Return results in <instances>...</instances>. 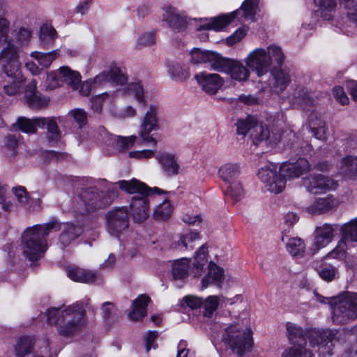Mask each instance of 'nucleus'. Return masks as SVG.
Wrapping results in <instances>:
<instances>
[{
  "label": "nucleus",
  "mask_w": 357,
  "mask_h": 357,
  "mask_svg": "<svg viewBox=\"0 0 357 357\" xmlns=\"http://www.w3.org/2000/svg\"><path fill=\"white\" fill-rule=\"evenodd\" d=\"M269 162V191L275 194L281 192L286 185V177L298 178L309 172L310 165L303 158H299L295 162H284L279 167Z\"/></svg>",
  "instance_id": "obj_8"
},
{
  "label": "nucleus",
  "mask_w": 357,
  "mask_h": 357,
  "mask_svg": "<svg viewBox=\"0 0 357 357\" xmlns=\"http://www.w3.org/2000/svg\"><path fill=\"white\" fill-rule=\"evenodd\" d=\"M13 192L14 193L18 202L23 206H27L29 204V197L30 195L28 193L26 189L23 186H17L13 188Z\"/></svg>",
  "instance_id": "obj_57"
},
{
  "label": "nucleus",
  "mask_w": 357,
  "mask_h": 357,
  "mask_svg": "<svg viewBox=\"0 0 357 357\" xmlns=\"http://www.w3.org/2000/svg\"><path fill=\"white\" fill-rule=\"evenodd\" d=\"M25 101L29 107L31 109H39L47 105L49 99L43 96L40 93L24 96Z\"/></svg>",
  "instance_id": "obj_46"
},
{
  "label": "nucleus",
  "mask_w": 357,
  "mask_h": 357,
  "mask_svg": "<svg viewBox=\"0 0 357 357\" xmlns=\"http://www.w3.org/2000/svg\"><path fill=\"white\" fill-rule=\"evenodd\" d=\"M10 22L4 17H0V59H6L2 66L1 79L7 84H3V91L8 96L17 94L24 81L18 61V47L9 39Z\"/></svg>",
  "instance_id": "obj_1"
},
{
  "label": "nucleus",
  "mask_w": 357,
  "mask_h": 357,
  "mask_svg": "<svg viewBox=\"0 0 357 357\" xmlns=\"http://www.w3.org/2000/svg\"><path fill=\"white\" fill-rule=\"evenodd\" d=\"M245 63L258 77L268 73V54L263 48H257L252 51L245 59Z\"/></svg>",
  "instance_id": "obj_19"
},
{
  "label": "nucleus",
  "mask_w": 357,
  "mask_h": 357,
  "mask_svg": "<svg viewBox=\"0 0 357 357\" xmlns=\"http://www.w3.org/2000/svg\"><path fill=\"white\" fill-rule=\"evenodd\" d=\"M155 43L153 33H146L141 35L137 40V45L140 47L152 45Z\"/></svg>",
  "instance_id": "obj_60"
},
{
  "label": "nucleus",
  "mask_w": 357,
  "mask_h": 357,
  "mask_svg": "<svg viewBox=\"0 0 357 357\" xmlns=\"http://www.w3.org/2000/svg\"><path fill=\"white\" fill-rule=\"evenodd\" d=\"M67 275L72 280L82 283H91L98 279V274L92 271L79 267H68Z\"/></svg>",
  "instance_id": "obj_31"
},
{
  "label": "nucleus",
  "mask_w": 357,
  "mask_h": 357,
  "mask_svg": "<svg viewBox=\"0 0 357 357\" xmlns=\"http://www.w3.org/2000/svg\"><path fill=\"white\" fill-rule=\"evenodd\" d=\"M303 184L308 192L314 194L335 189L337 185L333 180L321 174L309 176L304 179Z\"/></svg>",
  "instance_id": "obj_20"
},
{
  "label": "nucleus",
  "mask_w": 357,
  "mask_h": 357,
  "mask_svg": "<svg viewBox=\"0 0 357 357\" xmlns=\"http://www.w3.org/2000/svg\"><path fill=\"white\" fill-rule=\"evenodd\" d=\"M116 146L119 150L128 149L132 147L135 143L139 145L146 144L140 138L137 140V137L135 135H131L130 137H117L116 139Z\"/></svg>",
  "instance_id": "obj_48"
},
{
  "label": "nucleus",
  "mask_w": 357,
  "mask_h": 357,
  "mask_svg": "<svg viewBox=\"0 0 357 357\" xmlns=\"http://www.w3.org/2000/svg\"><path fill=\"white\" fill-rule=\"evenodd\" d=\"M189 268V260L186 258H182L174 261L172 268V275L174 281H178L179 283L176 284L178 288L183 287L185 279L188 277Z\"/></svg>",
  "instance_id": "obj_32"
},
{
  "label": "nucleus",
  "mask_w": 357,
  "mask_h": 357,
  "mask_svg": "<svg viewBox=\"0 0 357 357\" xmlns=\"http://www.w3.org/2000/svg\"><path fill=\"white\" fill-rule=\"evenodd\" d=\"M119 194L116 187L109 188L107 191L99 190L96 187L84 188L78 195L76 211L84 215L105 209L118 197Z\"/></svg>",
  "instance_id": "obj_4"
},
{
  "label": "nucleus",
  "mask_w": 357,
  "mask_h": 357,
  "mask_svg": "<svg viewBox=\"0 0 357 357\" xmlns=\"http://www.w3.org/2000/svg\"><path fill=\"white\" fill-rule=\"evenodd\" d=\"M308 126L315 138L323 141L326 139L327 128L319 114L313 112L310 114Z\"/></svg>",
  "instance_id": "obj_33"
},
{
  "label": "nucleus",
  "mask_w": 357,
  "mask_h": 357,
  "mask_svg": "<svg viewBox=\"0 0 357 357\" xmlns=\"http://www.w3.org/2000/svg\"><path fill=\"white\" fill-rule=\"evenodd\" d=\"M151 298L146 294H141L132 301L129 317L132 320L142 319L146 315V307Z\"/></svg>",
  "instance_id": "obj_34"
},
{
  "label": "nucleus",
  "mask_w": 357,
  "mask_h": 357,
  "mask_svg": "<svg viewBox=\"0 0 357 357\" xmlns=\"http://www.w3.org/2000/svg\"><path fill=\"white\" fill-rule=\"evenodd\" d=\"M128 91L130 94H132L138 102L141 103L143 106H145L146 101L144 96V89L141 82H132L129 84Z\"/></svg>",
  "instance_id": "obj_53"
},
{
  "label": "nucleus",
  "mask_w": 357,
  "mask_h": 357,
  "mask_svg": "<svg viewBox=\"0 0 357 357\" xmlns=\"http://www.w3.org/2000/svg\"><path fill=\"white\" fill-rule=\"evenodd\" d=\"M337 334L335 329L313 328L308 331L307 337L311 347H317L319 357H331L333 354V340Z\"/></svg>",
  "instance_id": "obj_14"
},
{
  "label": "nucleus",
  "mask_w": 357,
  "mask_h": 357,
  "mask_svg": "<svg viewBox=\"0 0 357 357\" xmlns=\"http://www.w3.org/2000/svg\"><path fill=\"white\" fill-rule=\"evenodd\" d=\"M61 229V224L55 218L43 225L27 227L21 237L23 255L31 261L41 259L47 249V236L52 231Z\"/></svg>",
  "instance_id": "obj_2"
},
{
  "label": "nucleus",
  "mask_w": 357,
  "mask_h": 357,
  "mask_svg": "<svg viewBox=\"0 0 357 357\" xmlns=\"http://www.w3.org/2000/svg\"><path fill=\"white\" fill-rule=\"evenodd\" d=\"M204 21L206 22L205 23L200 24L197 28V31H220L230 23L227 14L221 15L218 17H211L209 19H205Z\"/></svg>",
  "instance_id": "obj_36"
},
{
  "label": "nucleus",
  "mask_w": 357,
  "mask_h": 357,
  "mask_svg": "<svg viewBox=\"0 0 357 357\" xmlns=\"http://www.w3.org/2000/svg\"><path fill=\"white\" fill-rule=\"evenodd\" d=\"M287 252L296 257L303 256L305 250L304 241L300 238H290L286 242Z\"/></svg>",
  "instance_id": "obj_42"
},
{
  "label": "nucleus",
  "mask_w": 357,
  "mask_h": 357,
  "mask_svg": "<svg viewBox=\"0 0 357 357\" xmlns=\"http://www.w3.org/2000/svg\"><path fill=\"white\" fill-rule=\"evenodd\" d=\"M284 54L282 48L276 45H269V92L282 93L291 81L292 73L289 68L283 66Z\"/></svg>",
  "instance_id": "obj_7"
},
{
  "label": "nucleus",
  "mask_w": 357,
  "mask_h": 357,
  "mask_svg": "<svg viewBox=\"0 0 357 357\" xmlns=\"http://www.w3.org/2000/svg\"><path fill=\"white\" fill-rule=\"evenodd\" d=\"M199 238L200 235L199 231H190V233L181 235L180 239L176 243V245L181 249L192 250L195 247L193 242Z\"/></svg>",
  "instance_id": "obj_44"
},
{
  "label": "nucleus",
  "mask_w": 357,
  "mask_h": 357,
  "mask_svg": "<svg viewBox=\"0 0 357 357\" xmlns=\"http://www.w3.org/2000/svg\"><path fill=\"white\" fill-rule=\"evenodd\" d=\"M319 277L325 282H330L339 278L338 268L331 264H325L318 270Z\"/></svg>",
  "instance_id": "obj_45"
},
{
  "label": "nucleus",
  "mask_w": 357,
  "mask_h": 357,
  "mask_svg": "<svg viewBox=\"0 0 357 357\" xmlns=\"http://www.w3.org/2000/svg\"><path fill=\"white\" fill-rule=\"evenodd\" d=\"M47 80L53 81L54 83L52 86L54 87L59 85V81L61 80L75 89L78 87L81 82V76L78 72L73 71L67 66H63L59 68L58 73L49 74Z\"/></svg>",
  "instance_id": "obj_21"
},
{
  "label": "nucleus",
  "mask_w": 357,
  "mask_h": 357,
  "mask_svg": "<svg viewBox=\"0 0 357 357\" xmlns=\"http://www.w3.org/2000/svg\"><path fill=\"white\" fill-rule=\"evenodd\" d=\"M158 107L151 105L146 112L139 130V136L146 144H151L153 146L157 144V140L151 135L152 131L159 129Z\"/></svg>",
  "instance_id": "obj_17"
},
{
  "label": "nucleus",
  "mask_w": 357,
  "mask_h": 357,
  "mask_svg": "<svg viewBox=\"0 0 357 357\" xmlns=\"http://www.w3.org/2000/svg\"><path fill=\"white\" fill-rule=\"evenodd\" d=\"M259 1L245 0L238 9L227 14L230 22L235 18L254 20L255 15L259 11Z\"/></svg>",
  "instance_id": "obj_23"
},
{
  "label": "nucleus",
  "mask_w": 357,
  "mask_h": 357,
  "mask_svg": "<svg viewBox=\"0 0 357 357\" xmlns=\"http://www.w3.org/2000/svg\"><path fill=\"white\" fill-rule=\"evenodd\" d=\"M348 18L357 26V0H342Z\"/></svg>",
  "instance_id": "obj_52"
},
{
  "label": "nucleus",
  "mask_w": 357,
  "mask_h": 357,
  "mask_svg": "<svg viewBox=\"0 0 357 357\" xmlns=\"http://www.w3.org/2000/svg\"><path fill=\"white\" fill-rule=\"evenodd\" d=\"M246 35V30L244 28H238L233 34L227 38L228 45L232 46L239 42Z\"/></svg>",
  "instance_id": "obj_59"
},
{
  "label": "nucleus",
  "mask_w": 357,
  "mask_h": 357,
  "mask_svg": "<svg viewBox=\"0 0 357 357\" xmlns=\"http://www.w3.org/2000/svg\"><path fill=\"white\" fill-rule=\"evenodd\" d=\"M127 80L126 77L121 73L118 67L111 68L109 71H103L94 77L84 82L80 85V93L83 96H89L91 91L97 85L106 82H112L117 84H123Z\"/></svg>",
  "instance_id": "obj_16"
},
{
  "label": "nucleus",
  "mask_w": 357,
  "mask_h": 357,
  "mask_svg": "<svg viewBox=\"0 0 357 357\" xmlns=\"http://www.w3.org/2000/svg\"><path fill=\"white\" fill-rule=\"evenodd\" d=\"M208 275L216 284H220L224 278V270L215 264L210 262L208 265Z\"/></svg>",
  "instance_id": "obj_56"
},
{
  "label": "nucleus",
  "mask_w": 357,
  "mask_h": 357,
  "mask_svg": "<svg viewBox=\"0 0 357 357\" xmlns=\"http://www.w3.org/2000/svg\"><path fill=\"white\" fill-rule=\"evenodd\" d=\"M336 225L325 223L317 227L314 231V246L317 250L326 247L335 237Z\"/></svg>",
  "instance_id": "obj_25"
},
{
  "label": "nucleus",
  "mask_w": 357,
  "mask_h": 357,
  "mask_svg": "<svg viewBox=\"0 0 357 357\" xmlns=\"http://www.w3.org/2000/svg\"><path fill=\"white\" fill-rule=\"evenodd\" d=\"M106 229L107 232L119 237L129 227V214L126 206L114 207L107 212Z\"/></svg>",
  "instance_id": "obj_15"
},
{
  "label": "nucleus",
  "mask_w": 357,
  "mask_h": 357,
  "mask_svg": "<svg viewBox=\"0 0 357 357\" xmlns=\"http://www.w3.org/2000/svg\"><path fill=\"white\" fill-rule=\"evenodd\" d=\"M102 317L105 324L111 326L118 321L117 309L112 302H105L101 306Z\"/></svg>",
  "instance_id": "obj_39"
},
{
  "label": "nucleus",
  "mask_w": 357,
  "mask_h": 357,
  "mask_svg": "<svg viewBox=\"0 0 357 357\" xmlns=\"http://www.w3.org/2000/svg\"><path fill=\"white\" fill-rule=\"evenodd\" d=\"M338 205V201L332 195L315 198L307 207L306 211L312 215L328 212Z\"/></svg>",
  "instance_id": "obj_24"
},
{
  "label": "nucleus",
  "mask_w": 357,
  "mask_h": 357,
  "mask_svg": "<svg viewBox=\"0 0 357 357\" xmlns=\"http://www.w3.org/2000/svg\"><path fill=\"white\" fill-rule=\"evenodd\" d=\"M172 211L171 204L166 199L156 207L153 215L156 219L166 220L171 215Z\"/></svg>",
  "instance_id": "obj_51"
},
{
  "label": "nucleus",
  "mask_w": 357,
  "mask_h": 357,
  "mask_svg": "<svg viewBox=\"0 0 357 357\" xmlns=\"http://www.w3.org/2000/svg\"><path fill=\"white\" fill-rule=\"evenodd\" d=\"M85 315V310L82 303H75L61 311L59 308L47 310L48 324L61 325L58 331L63 336H68L78 331L82 326V321Z\"/></svg>",
  "instance_id": "obj_5"
},
{
  "label": "nucleus",
  "mask_w": 357,
  "mask_h": 357,
  "mask_svg": "<svg viewBox=\"0 0 357 357\" xmlns=\"http://www.w3.org/2000/svg\"><path fill=\"white\" fill-rule=\"evenodd\" d=\"M162 20L169 26L177 32L184 31L188 24L186 16L179 13L174 8H168L162 15Z\"/></svg>",
  "instance_id": "obj_26"
},
{
  "label": "nucleus",
  "mask_w": 357,
  "mask_h": 357,
  "mask_svg": "<svg viewBox=\"0 0 357 357\" xmlns=\"http://www.w3.org/2000/svg\"><path fill=\"white\" fill-rule=\"evenodd\" d=\"M317 7V13L324 20L333 19L337 7V0H314Z\"/></svg>",
  "instance_id": "obj_35"
},
{
  "label": "nucleus",
  "mask_w": 357,
  "mask_h": 357,
  "mask_svg": "<svg viewBox=\"0 0 357 357\" xmlns=\"http://www.w3.org/2000/svg\"><path fill=\"white\" fill-rule=\"evenodd\" d=\"M287 337L291 347L282 354V357H314L311 350L307 348L306 333L299 326L287 323Z\"/></svg>",
  "instance_id": "obj_11"
},
{
  "label": "nucleus",
  "mask_w": 357,
  "mask_h": 357,
  "mask_svg": "<svg viewBox=\"0 0 357 357\" xmlns=\"http://www.w3.org/2000/svg\"><path fill=\"white\" fill-rule=\"evenodd\" d=\"M293 101L294 104L299 105L303 109H306L308 107L314 105L315 102L312 93L305 88H300L296 90Z\"/></svg>",
  "instance_id": "obj_38"
},
{
  "label": "nucleus",
  "mask_w": 357,
  "mask_h": 357,
  "mask_svg": "<svg viewBox=\"0 0 357 357\" xmlns=\"http://www.w3.org/2000/svg\"><path fill=\"white\" fill-rule=\"evenodd\" d=\"M183 300L187 305L192 310L201 308L202 307V298L200 297L187 296L184 297Z\"/></svg>",
  "instance_id": "obj_62"
},
{
  "label": "nucleus",
  "mask_w": 357,
  "mask_h": 357,
  "mask_svg": "<svg viewBox=\"0 0 357 357\" xmlns=\"http://www.w3.org/2000/svg\"><path fill=\"white\" fill-rule=\"evenodd\" d=\"M84 228L82 225L75 223H67L64 225L59 236V243L61 248L68 247L71 243L82 235Z\"/></svg>",
  "instance_id": "obj_29"
},
{
  "label": "nucleus",
  "mask_w": 357,
  "mask_h": 357,
  "mask_svg": "<svg viewBox=\"0 0 357 357\" xmlns=\"http://www.w3.org/2000/svg\"><path fill=\"white\" fill-rule=\"evenodd\" d=\"M333 93L335 98L342 105H347L349 103V98L341 86H335L333 89Z\"/></svg>",
  "instance_id": "obj_61"
},
{
  "label": "nucleus",
  "mask_w": 357,
  "mask_h": 357,
  "mask_svg": "<svg viewBox=\"0 0 357 357\" xmlns=\"http://www.w3.org/2000/svg\"><path fill=\"white\" fill-rule=\"evenodd\" d=\"M222 340L229 346L237 357H242L246 352L250 351L252 345L251 331H241L240 326L236 324L225 328Z\"/></svg>",
  "instance_id": "obj_10"
},
{
  "label": "nucleus",
  "mask_w": 357,
  "mask_h": 357,
  "mask_svg": "<svg viewBox=\"0 0 357 357\" xmlns=\"http://www.w3.org/2000/svg\"><path fill=\"white\" fill-rule=\"evenodd\" d=\"M195 78L202 90L211 95L215 94L224 83L222 78L216 73L202 72L196 74Z\"/></svg>",
  "instance_id": "obj_22"
},
{
  "label": "nucleus",
  "mask_w": 357,
  "mask_h": 357,
  "mask_svg": "<svg viewBox=\"0 0 357 357\" xmlns=\"http://www.w3.org/2000/svg\"><path fill=\"white\" fill-rule=\"evenodd\" d=\"M119 188L128 194L133 195L131 198L130 208L135 222H142L149 215V195L153 193L167 194L166 191L157 187L151 188L145 183L133 178L130 181L121 180L116 183Z\"/></svg>",
  "instance_id": "obj_3"
},
{
  "label": "nucleus",
  "mask_w": 357,
  "mask_h": 357,
  "mask_svg": "<svg viewBox=\"0 0 357 357\" xmlns=\"http://www.w3.org/2000/svg\"><path fill=\"white\" fill-rule=\"evenodd\" d=\"M56 38V31L52 26L47 24L41 26L39 39L42 47L49 50L53 45Z\"/></svg>",
  "instance_id": "obj_40"
},
{
  "label": "nucleus",
  "mask_w": 357,
  "mask_h": 357,
  "mask_svg": "<svg viewBox=\"0 0 357 357\" xmlns=\"http://www.w3.org/2000/svg\"><path fill=\"white\" fill-rule=\"evenodd\" d=\"M341 238L336 246L329 252L326 259H344L349 243H357V217L344 224L340 227Z\"/></svg>",
  "instance_id": "obj_13"
},
{
  "label": "nucleus",
  "mask_w": 357,
  "mask_h": 357,
  "mask_svg": "<svg viewBox=\"0 0 357 357\" xmlns=\"http://www.w3.org/2000/svg\"><path fill=\"white\" fill-rule=\"evenodd\" d=\"M206 246L204 245H203L195 252L193 266L196 268L195 275L197 276L201 275L204 266L207 263V259L206 258Z\"/></svg>",
  "instance_id": "obj_47"
},
{
  "label": "nucleus",
  "mask_w": 357,
  "mask_h": 357,
  "mask_svg": "<svg viewBox=\"0 0 357 357\" xmlns=\"http://www.w3.org/2000/svg\"><path fill=\"white\" fill-rule=\"evenodd\" d=\"M215 71L227 73L232 79L240 82L247 81L250 75L247 66H243L241 62L223 57L222 55L218 63Z\"/></svg>",
  "instance_id": "obj_18"
},
{
  "label": "nucleus",
  "mask_w": 357,
  "mask_h": 357,
  "mask_svg": "<svg viewBox=\"0 0 357 357\" xmlns=\"http://www.w3.org/2000/svg\"><path fill=\"white\" fill-rule=\"evenodd\" d=\"M227 195L236 203L244 197V190L240 182H233L229 184Z\"/></svg>",
  "instance_id": "obj_50"
},
{
  "label": "nucleus",
  "mask_w": 357,
  "mask_h": 357,
  "mask_svg": "<svg viewBox=\"0 0 357 357\" xmlns=\"http://www.w3.org/2000/svg\"><path fill=\"white\" fill-rule=\"evenodd\" d=\"M18 141L14 135L9 134L5 137L4 146L9 151L8 155L15 156L17 153Z\"/></svg>",
  "instance_id": "obj_55"
},
{
  "label": "nucleus",
  "mask_w": 357,
  "mask_h": 357,
  "mask_svg": "<svg viewBox=\"0 0 357 357\" xmlns=\"http://www.w3.org/2000/svg\"><path fill=\"white\" fill-rule=\"evenodd\" d=\"M236 126L238 135L245 136L250 132V139L255 145L258 146L263 142L267 143L268 126L264 125L257 117L248 114L245 119H237Z\"/></svg>",
  "instance_id": "obj_12"
},
{
  "label": "nucleus",
  "mask_w": 357,
  "mask_h": 357,
  "mask_svg": "<svg viewBox=\"0 0 357 357\" xmlns=\"http://www.w3.org/2000/svg\"><path fill=\"white\" fill-rule=\"evenodd\" d=\"M314 295L317 301L331 305L334 324H346L357 319V293L346 292L334 298H325L318 294Z\"/></svg>",
  "instance_id": "obj_6"
},
{
  "label": "nucleus",
  "mask_w": 357,
  "mask_h": 357,
  "mask_svg": "<svg viewBox=\"0 0 357 357\" xmlns=\"http://www.w3.org/2000/svg\"><path fill=\"white\" fill-rule=\"evenodd\" d=\"M34 344L33 337L23 336L20 337L15 346V351L17 357H24L31 353Z\"/></svg>",
  "instance_id": "obj_41"
},
{
  "label": "nucleus",
  "mask_w": 357,
  "mask_h": 357,
  "mask_svg": "<svg viewBox=\"0 0 357 357\" xmlns=\"http://www.w3.org/2000/svg\"><path fill=\"white\" fill-rule=\"evenodd\" d=\"M218 306V298L216 296H210L206 299H202L201 308L203 309L204 317H211Z\"/></svg>",
  "instance_id": "obj_49"
},
{
  "label": "nucleus",
  "mask_w": 357,
  "mask_h": 357,
  "mask_svg": "<svg viewBox=\"0 0 357 357\" xmlns=\"http://www.w3.org/2000/svg\"><path fill=\"white\" fill-rule=\"evenodd\" d=\"M31 56L37 60L42 68H48L59 56V50H54L48 52H33Z\"/></svg>",
  "instance_id": "obj_43"
},
{
  "label": "nucleus",
  "mask_w": 357,
  "mask_h": 357,
  "mask_svg": "<svg viewBox=\"0 0 357 357\" xmlns=\"http://www.w3.org/2000/svg\"><path fill=\"white\" fill-rule=\"evenodd\" d=\"M158 336V333L156 331H149L146 339V351L149 352L150 349L153 347L155 349L157 347V344H155V340Z\"/></svg>",
  "instance_id": "obj_63"
},
{
  "label": "nucleus",
  "mask_w": 357,
  "mask_h": 357,
  "mask_svg": "<svg viewBox=\"0 0 357 357\" xmlns=\"http://www.w3.org/2000/svg\"><path fill=\"white\" fill-rule=\"evenodd\" d=\"M70 114L74 118L79 128H82L87 122V115L86 112L82 109H74L70 111Z\"/></svg>",
  "instance_id": "obj_58"
},
{
  "label": "nucleus",
  "mask_w": 357,
  "mask_h": 357,
  "mask_svg": "<svg viewBox=\"0 0 357 357\" xmlns=\"http://www.w3.org/2000/svg\"><path fill=\"white\" fill-rule=\"evenodd\" d=\"M338 173L344 178L355 180L357 178V155H347L337 165Z\"/></svg>",
  "instance_id": "obj_28"
},
{
  "label": "nucleus",
  "mask_w": 357,
  "mask_h": 357,
  "mask_svg": "<svg viewBox=\"0 0 357 357\" xmlns=\"http://www.w3.org/2000/svg\"><path fill=\"white\" fill-rule=\"evenodd\" d=\"M60 117H36L28 119L20 116L17 119L16 124L18 129L25 133L33 134L37 131V127L46 129V139L50 146H54L61 141V130L58 123L61 122Z\"/></svg>",
  "instance_id": "obj_9"
},
{
  "label": "nucleus",
  "mask_w": 357,
  "mask_h": 357,
  "mask_svg": "<svg viewBox=\"0 0 357 357\" xmlns=\"http://www.w3.org/2000/svg\"><path fill=\"white\" fill-rule=\"evenodd\" d=\"M220 56V54L214 51L201 50L198 48H194L191 51V62L192 63H208L214 70L216 69Z\"/></svg>",
  "instance_id": "obj_27"
},
{
  "label": "nucleus",
  "mask_w": 357,
  "mask_h": 357,
  "mask_svg": "<svg viewBox=\"0 0 357 357\" xmlns=\"http://www.w3.org/2000/svg\"><path fill=\"white\" fill-rule=\"evenodd\" d=\"M156 159L166 176H172L178 174L180 165L173 154L167 152L159 153Z\"/></svg>",
  "instance_id": "obj_30"
},
{
  "label": "nucleus",
  "mask_w": 357,
  "mask_h": 357,
  "mask_svg": "<svg viewBox=\"0 0 357 357\" xmlns=\"http://www.w3.org/2000/svg\"><path fill=\"white\" fill-rule=\"evenodd\" d=\"M153 155L154 151L153 150H142L129 152V156L130 158H135L137 159L151 158L153 157Z\"/></svg>",
  "instance_id": "obj_64"
},
{
  "label": "nucleus",
  "mask_w": 357,
  "mask_h": 357,
  "mask_svg": "<svg viewBox=\"0 0 357 357\" xmlns=\"http://www.w3.org/2000/svg\"><path fill=\"white\" fill-rule=\"evenodd\" d=\"M169 73L172 79L185 80L188 77V72L178 63L172 64L169 69Z\"/></svg>",
  "instance_id": "obj_54"
},
{
  "label": "nucleus",
  "mask_w": 357,
  "mask_h": 357,
  "mask_svg": "<svg viewBox=\"0 0 357 357\" xmlns=\"http://www.w3.org/2000/svg\"><path fill=\"white\" fill-rule=\"evenodd\" d=\"M240 172L238 165L231 163H227L221 166L218 170L220 177L229 184L236 182L235 179L239 176Z\"/></svg>",
  "instance_id": "obj_37"
}]
</instances>
